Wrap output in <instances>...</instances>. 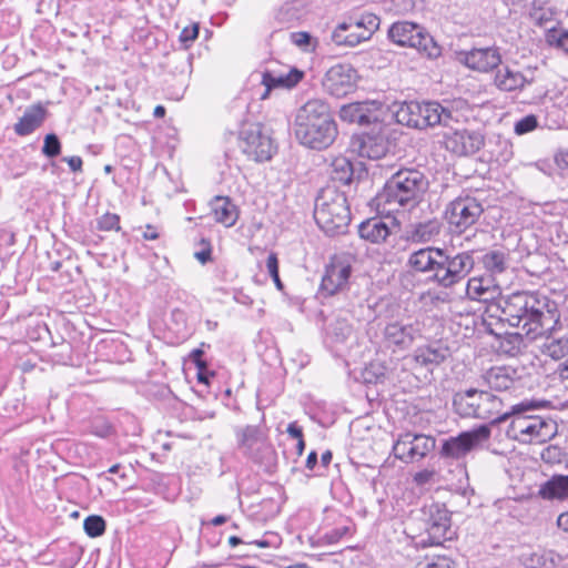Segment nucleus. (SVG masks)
Segmentation results:
<instances>
[{"label":"nucleus","mask_w":568,"mask_h":568,"mask_svg":"<svg viewBox=\"0 0 568 568\" xmlns=\"http://www.w3.org/2000/svg\"><path fill=\"white\" fill-rule=\"evenodd\" d=\"M483 264L490 274H501L508 267V254L497 250L489 251L483 256Z\"/></svg>","instance_id":"obj_33"},{"label":"nucleus","mask_w":568,"mask_h":568,"mask_svg":"<svg viewBox=\"0 0 568 568\" xmlns=\"http://www.w3.org/2000/svg\"><path fill=\"white\" fill-rule=\"evenodd\" d=\"M536 408L534 402H523L511 407L510 412H505L494 419V423H503L511 418L507 429V436L520 443H544L550 439L555 434V425L550 420H545L540 416L525 415L526 412Z\"/></svg>","instance_id":"obj_4"},{"label":"nucleus","mask_w":568,"mask_h":568,"mask_svg":"<svg viewBox=\"0 0 568 568\" xmlns=\"http://www.w3.org/2000/svg\"><path fill=\"white\" fill-rule=\"evenodd\" d=\"M559 375L564 379H568V359L560 365Z\"/></svg>","instance_id":"obj_58"},{"label":"nucleus","mask_w":568,"mask_h":568,"mask_svg":"<svg viewBox=\"0 0 568 568\" xmlns=\"http://www.w3.org/2000/svg\"><path fill=\"white\" fill-rule=\"evenodd\" d=\"M445 138L446 149L457 155L474 154L484 145V136L476 131L455 130Z\"/></svg>","instance_id":"obj_17"},{"label":"nucleus","mask_w":568,"mask_h":568,"mask_svg":"<svg viewBox=\"0 0 568 568\" xmlns=\"http://www.w3.org/2000/svg\"><path fill=\"white\" fill-rule=\"evenodd\" d=\"M416 568H454V561L445 556L426 557Z\"/></svg>","instance_id":"obj_39"},{"label":"nucleus","mask_w":568,"mask_h":568,"mask_svg":"<svg viewBox=\"0 0 568 568\" xmlns=\"http://www.w3.org/2000/svg\"><path fill=\"white\" fill-rule=\"evenodd\" d=\"M83 528L88 536L99 537L105 531V520L101 516L91 515L84 519Z\"/></svg>","instance_id":"obj_37"},{"label":"nucleus","mask_w":568,"mask_h":568,"mask_svg":"<svg viewBox=\"0 0 568 568\" xmlns=\"http://www.w3.org/2000/svg\"><path fill=\"white\" fill-rule=\"evenodd\" d=\"M356 82V70L349 64L341 63L326 72L323 85L329 94L342 98L354 91Z\"/></svg>","instance_id":"obj_16"},{"label":"nucleus","mask_w":568,"mask_h":568,"mask_svg":"<svg viewBox=\"0 0 568 568\" xmlns=\"http://www.w3.org/2000/svg\"><path fill=\"white\" fill-rule=\"evenodd\" d=\"M436 476V471L433 469H423L414 475V481L422 486L430 483Z\"/></svg>","instance_id":"obj_49"},{"label":"nucleus","mask_w":568,"mask_h":568,"mask_svg":"<svg viewBox=\"0 0 568 568\" xmlns=\"http://www.w3.org/2000/svg\"><path fill=\"white\" fill-rule=\"evenodd\" d=\"M331 460H332V453L329 450L324 452L321 456V462H322L323 466H325V467L328 466Z\"/></svg>","instance_id":"obj_59"},{"label":"nucleus","mask_w":568,"mask_h":568,"mask_svg":"<svg viewBox=\"0 0 568 568\" xmlns=\"http://www.w3.org/2000/svg\"><path fill=\"white\" fill-rule=\"evenodd\" d=\"M442 223L437 219L412 223L405 231L407 241L416 244L427 243L439 235Z\"/></svg>","instance_id":"obj_23"},{"label":"nucleus","mask_w":568,"mask_h":568,"mask_svg":"<svg viewBox=\"0 0 568 568\" xmlns=\"http://www.w3.org/2000/svg\"><path fill=\"white\" fill-rule=\"evenodd\" d=\"M358 234L365 241L379 244L390 235V230L382 219L371 217L358 225Z\"/></svg>","instance_id":"obj_26"},{"label":"nucleus","mask_w":568,"mask_h":568,"mask_svg":"<svg viewBox=\"0 0 568 568\" xmlns=\"http://www.w3.org/2000/svg\"><path fill=\"white\" fill-rule=\"evenodd\" d=\"M258 435V428L255 426H246L241 432L240 444L242 446L251 447L256 440Z\"/></svg>","instance_id":"obj_46"},{"label":"nucleus","mask_w":568,"mask_h":568,"mask_svg":"<svg viewBox=\"0 0 568 568\" xmlns=\"http://www.w3.org/2000/svg\"><path fill=\"white\" fill-rule=\"evenodd\" d=\"M354 257L351 254H336L331 258L322 278L321 291L326 295H334L348 284L352 274Z\"/></svg>","instance_id":"obj_15"},{"label":"nucleus","mask_w":568,"mask_h":568,"mask_svg":"<svg viewBox=\"0 0 568 568\" xmlns=\"http://www.w3.org/2000/svg\"><path fill=\"white\" fill-rule=\"evenodd\" d=\"M304 448H305L304 439L303 438L297 439V445H296L297 455L301 456L304 452Z\"/></svg>","instance_id":"obj_62"},{"label":"nucleus","mask_w":568,"mask_h":568,"mask_svg":"<svg viewBox=\"0 0 568 568\" xmlns=\"http://www.w3.org/2000/svg\"><path fill=\"white\" fill-rule=\"evenodd\" d=\"M459 61L469 69L488 72L501 63V55L495 47L475 48L470 51L460 52Z\"/></svg>","instance_id":"obj_18"},{"label":"nucleus","mask_w":568,"mask_h":568,"mask_svg":"<svg viewBox=\"0 0 568 568\" xmlns=\"http://www.w3.org/2000/svg\"><path fill=\"white\" fill-rule=\"evenodd\" d=\"M557 526L565 532H568V511L562 513L558 516Z\"/></svg>","instance_id":"obj_55"},{"label":"nucleus","mask_w":568,"mask_h":568,"mask_svg":"<svg viewBox=\"0 0 568 568\" xmlns=\"http://www.w3.org/2000/svg\"><path fill=\"white\" fill-rule=\"evenodd\" d=\"M197 379L201 383H205V384L209 383V377H207V375H205L204 369H201V371L199 369V372H197Z\"/></svg>","instance_id":"obj_63"},{"label":"nucleus","mask_w":568,"mask_h":568,"mask_svg":"<svg viewBox=\"0 0 568 568\" xmlns=\"http://www.w3.org/2000/svg\"><path fill=\"white\" fill-rule=\"evenodd\" d=\"M453 406L462 417L490 419L491 425H497L494 419L503 415V399L487 390L469 388L454 395Z\"/></svg>","instance_id":"obj_8"},{"label":"nucleus","mask_w":568,"mask_h":568,"mask_svg":"<svg viewBox=\"0 0 568 568\" xmlns=\"http://www.w3.org/2000/svg\"><path fill=\"white\" fill-rule=\"evenodd\" d=\"M164 114H165V108L163 105H156L153 111V115L155 118H163Z\"/></svg>","instance_id":"obj_60"},{"label":"nucleus","mask_w":568,"mask_h":568,"mask_svg":"<svg viewBox=\"0 0 568 568\" xmlns=\"http://www.w3.org/2000/svg\"><path fill=\"white\" fill-rule=\"evenodd\" d=\"M100 231H120V216L115 213H105L97 220Z\"/></svg>","instance_id":"obj_38"},{"label":"nucleus","mask_w":568,"mask_h":568,"mask_svg":"<svg viewBox=\"0 0 568 568\" xmlns=\"http://www.w3.org/2000/svg\"><path fill=\"white\" fill-rule=\"evenodd\" d=\"M45 110L40 104L27 109L20 120L14 124V132L20 135H29L44 121Z\"/></svg>","instance_id":"obj_27"},{"label":"nucleus","mask_w":568,"mask_h":568,"mask_svg":"<svg viewBox=\"0 0 568 568\" xmlns=\"http://www.w3.org/2000/svg\"><path fill=\"white\" fill-rule=\"evenodd\" d=\"M555 332V329L552 331ZM554 333L546 336L549 342L545 344L547 353L552 358H561L568 353V335L560 337H551Z\"/></svg>","instance_id":"obj_36"},{"label":"nucleus","mask_w":568,"mask_h":568,"mask_svg":"<svg viewBox=\"0 0 568 568\" xmlns=\"http://www.w3.org/2000/svg\"><path fill=\"white\" fill-rule=\"evenodd\" d=\"M395 118L399 124L418 130L437 124L452 128L457 122L453 112L438 102H404L395 111Z\"/></svg>","instance_id":"obj_7"},{"label":"nucleus","mask_w":568,"mask_h":568,"mask_svg":"<svg viewBox=\"0 0 568 568\" xmlns=\"http://www.w3.org/2000/svg\"><path fill=\"white\" fill-rule=\"evenodd\" d=\"M199 34V23H192L191 27H185L180 32V42L193 41Z\"/></svg>","instance_id":"obj_48"},{"label":"nucleus","mask_w":568,"mask_h":568,"mask_svg":"<svg viewBox=\"0 0 568 568\" xmlns=\"http://www.w3.org/2000/svg\"><path fill=\"white\" fill-rule=\"evenodd\" d=\"M538 125L537 116L534 114H529L518 120L515 123L514 131L518 135L526 134L528 132L534 131Z\"/></svg>","instance_id":"obj_43"},{"label":"nucleus","mask_w":568,"mask_h":568,"mask_svg":"<svg viewBox=\"0 0 568 568\" xmlns=\"http://www.w3.org/2000/svg\"><path fill=\"white\" fill-rule=\"evenodd\" d=\"M226 521V517L223 515L216 516L212 519L213 526H220Z\"/></svg>","instance_id":"obj_61"},{"label":"nucleus","mask_w":568,"mask_h":568,"mask_svg":"<svg viewBox=\"0 0 568 568\" xmlns=\"http://www.w3.org/2000/svg\"><path fill=\"white\" fill-rule=\"evenodd\" d=\"M538 495L547 500H567L568 475H554L550 479L540 485Z\"/></svg>","instance_id":"obj_28"},{"label":"nucleus","mask_w":568,"mask_h":568,"mask_svg":"<svg viewBox=\"0 0 568 568\" xmlns=\"http://www.w3.org/2000/svg\"><path fill=\"white\" fill-rule=\"evenodd\" d=\"M353 176V165L351 161L344 156L333 160L331 164V179L342 184H348Z\"/></svg>","instance_id":"obj_34"},{"label":"nucleus","mask_w":568,"mask_h":568,"mask_svg":"<svg viewBox=\"0 0 568 568\" xmlns=\"http://www.w3.org/2000/svg\"><path fill=\"white\" fill-rule=\"evenodd\" d=\"M408 265L417 272H433L430 280L444 288L462 283L473 271L471 252L450 255L446 250L428 246L410 254Z\"/></svg>","instance_id":"obj_2"},{"label":"nucleus","mask_w":568,"mask_h":568,"mask_svg":"<svg viewBox=\"0 0 568 568\" xmlns=\"http://www.w3.org/2000/svg\"><path fill=\"white\" fill-rule=\"evenodd\" d=\"M314 219L327 235L345 233L351 222V211L345 194L334 187L323 189L315 202Z\"/></svg>","instance_id":"obj_5"},{"label":"nucleus","mask_w":568,"mask_h":568,"mask_svg":"<svg viewBox=\"0 0 568 568\" xmlns=\"http://www.w3.org/2000/svg\"><path fill=\"white\" fill-rule=\"evenodd\" d=\"M73 172L82 170V159L80 156H68L63 159Z\"/></svg>","instance_id":"obj_52"},{"label":"nucleus","mask_w":568,"mask_h":568,"mask_svg":"<svg viewBox=\"0 0 568 568\" xmlns=\"http://www.w3.org/2000/svg\"><path fill=\"white\" fill-rule=\"evenodd\" d=\"M484 212L481 203L473 196H459L446 209V217L452 232L462 234L473 225Z\"/></svg>","instance_id":"obj_11"},{"label":"nucleus","mask_w":568,"mask_h":568,"mask_svg":"<svg viewBox=\"0 0 568 568\" xmlns=\"http://www.w3.org/2000/svg\"><path fill=\"white\" fill-rule=\"evenodd\" d=\"M202 355H203V351L200 348L193 349L190 355L192 361L194 362V364L196 365V367L200 371L206 368V363L204 361H202Z\"/></svg>","instance_id":"obj_50"},{"label":"nucleus","mask_w":568,"mask_h":568,"mask_svg":"<svg viewBox=\"0 0 568 568\" xmlns=\"http://www.w3.org/2000/svg\"><path fill=\"white\" fill-rule=\"evenodd\" d=\"M379 27V18L367 13L357 20L338 24L332 33V40L337 45L355 47L359 42L371 38Z\"/></svg>","instance_id":"obj_12"},{"label":"nucleus","mask_w":568,"mask_h":568,"mask_svg":"<svg viewBox=\"0 0 568 568\" xmlns=\"http://www.w3.org/2000/svg\"><path fill=\"white\" fill-rule=\"evenodd\" d=\"M491 429L489 425H480L470 430L462 432L443 442L439 455L444 458L462 459L469 453L484 448L489 440Z\"/></svg>","instance_id":"obj_10"},{"label":"nucleus","mask_w":568,"mask_h":568,"mask_svg":"<svg viewBox=\"0 0 568 568\" xmlns=\"http://www.w3.org/2000/svg\"><path fill=\"white\" fill-rule=\"evenodd\" d=\"M199 246L197 250L194 251L193 256L196 258L201 264H206L212 260V246L209 240L205 237H201L199 242L196 243Z\"/></svg>","instance_id":"obj_40"},{"label":"nucleus","mask_w":568,"mask_h":568,"mask_svg":"<svg viewBox=\"0 0 568 568\" xmlns=\"http://www.w3.org/2000/svg\"><path fill=\"white\" fill-rule=\"evenodd\" d=\"M555 161L560 169H568V151L559 152L556 155Z\"/></svg>","instance_id":"obj_54"},{"label":"nucleus","mask_w":568,"mask_h":568,"mask_svg":"<svg viewBox=\"0 0 568 568\" xmlns=\"http://www.w3.org/2000/svg\"><path fill=\"white\" fill-rule=\"evenodd\" d=\"M388 145L383 136L364 135L359 140L358 154L362 158L379 160L386 155Z\"/></svg>","instance_id":"obj_29"},{"label":"nucleus","mask_w":568,"mask_h":568,"mask_svg":"<svg viewBox=\"0 0 568 568\" xmlns=\"http://www.w3.org/2000/svg\"><path fill=\"white\" fill-rule=\"evenodd\" d=\"M564 560V557L554 550H540L539 551V562L540 568H556Z\"/></svg>","instance_id":"obj_41"},{"label":"nucleus","mask_w":568,"mask_h":568,"mask_svg":"<svg viewBox=\"0 0 568 568\" xmlns=\"http://www.w3.org/2000/svg\"><path fill=\"white\" fill-rule=\"evenodd\" d=\"M295 136L301 144L315 150L326 149L335 141L337 126L325 101L312 99L298 109Z\"/></svg>","instance_id":"obj_3"},{"label":"nucleus","mask_w":568,"mask_h":568,"mask_svg":"<svg viewBox=\"0 0 568 568\" xmlns=\"http://www.w3.org/2000/svg\"><path fill=\"white\" fill-rule=\"evenodd\" d=\"M293 41L296 45L303 47L310 43L311 37L307 32L293 33Z\"/></svg>","instance_id":"obj_51"},{"label":"nucleus","mask_w":568,"mask_h":568,"mask_svg":"<svg viewBox=\"0 0 568 568\" xmlns=\"http://www.w3.org/2000/svg\"><path fill=\"white\" fill-rule=\"evenodd\" d=\"M143 237L145 240H155L159 237V234L151 225H148L145 232L143 233Z\"/></svg>","instance_id":"obj_57"},{"label":"nucleus","mask_w":568,"mask_h":568,"mask_svg":"<svg viewBox=\"0 0 568 568\" xmlns=\"http://www.w3.org/2000/svg\"><path fill=\"white\" fill-rule=\"evenodd\" d=\"M527 83H530L520 72L504 68L498 70L495 75V84L503 91H514L523 89Z\"/></svg>","instance_id":"obj_31"},{"label":"nucleus","mask_w":568,"mask_h":568,"mask_svg":"<svg viewBox=\"0 0 568 568\" xmlns=\"http://www.w3.org/2000/svg\"><path fill=\"white\" fill-rule=\"evenodd\" d=\"M266 268L273 278L276 287L278 290L283 288V283L281 282L280 274H278V260L277 255L275 253H271L266 261Z\"/></svg>","instance_id":"obj_45"},{"label":"nucleus","mask_w":568,"mask_h":568,"mask_svg":"<svg viewBox=\"0 0 568 568\" xmlns=\"http://www.w3.org/2000/svg\"><path fill=\"white\" fill-rule=\"evenodd\" d=\"M240 148L255 161H267L272 158L275 146L260 123L245 125L240 132Z\"/></svg>","instance_id":"obj_13"},{"label":"nucleus","mask_w":568,"mask_h":568,"mask_svg":"<svg viewBox=\"0 0 568 568\" xmlns=\"http://www.w3.org/2000/svg\"><path fill=\"white\" fill-rule=\"evenodd\" d=\"M61 152V143L53 133L47 134L42 146V153L48 158L58 156Z\"/></svg>","instance_id":"obj_42"},{"label":"nucleus","mask_w":568,"mask_h":568,"mask_svg":"<svg viewBox=\"0 0 568 568\" xmlns=\"http://www.w3.org/2000/svg\"><path fill=\"white\" fill-rule=\"evenodd\" d=\"M516 371L507 366H496L488 369L484 375V382L489 388L495 390H507L511 388L516 382Z\"/></svg>","instance_id":"obj_25"},{"label":"nucleus","mask_w":568,"mask_h":568,"mask_svg":"<svg viewBox=\"0 0 568 568\" xmlns=\"http://www.w3.org/2000/svg\"><path fill=\"white\" fill-rule=\"evenodd\" d=\"M229 544H230L231 547H235V546L242 544V539L236 537V536H231L229 538Z\"/></svg>","instance_id":"obj_64"},{"label":"nucleus","mask_w":568,"mask_h":568,"mask_svg":"<svg viewBox=\"0 0 568 568\" xmlns=\"http://www.w3.org/2000/svg\"><path fill=\"white\" fill-rule=\"evenodd\" d=\"M387 368L379 362H372L365 369L366 379L368 382L375 378V382L382 381L386 376Z\"/></svg>","instance_id":"obj_44"},{"label":"nucleus","mask_w":568,"mask_h":568,"mask_svg":"<svg viewBox=\"0 0 568 568\" xmlns=\"http://www.w3.org/2000/svg\"><path fill=\"white\" fill-rule=\"evenodd\" d=\"M519 560L525 568H540L539 551L523 552Z\"/></svg>","instance_id":"obj_47"},{"label":"nucleus","mask_w":568,"mask_h":568,"mask_svg":"<svg viewBox=\"0 0 568 568\" xmlns=\"http://www.w3.org/2000/svg\"><path fill=\"white\" fill-rule=\"evenodd\" d=\"M450 356L449 347L442 342L419 346L414 351L413 361L428 371L444 363Z\"/></svg>","instance_id":"obj_20"},{"label":"nucleus","mask_w":568,"mask_h":568,"mask_svg":"<svg viewBox=\"0 0 568 568\" xmlns=\"http://www.w3.org/2000/svg\"><path fill=\"white\" fill-rule=\"evenodd\" d=\"M450 527V516L447 509L434 505L430 507V516L427 521V531L432 542L440 544L446 538Z\"/></svg>","instance_id":"obj_24"},{"label":"nucleus","mask_w":568,"mask_h":568,"mask_svg":"<svg viewBox=\"0 0 568 568\" xmlns=\"http://www.w3.org/2000/svg\"><path fill=\"white\" fill-rule=\"evenodd\" d=\"M489 317H497L500 323L520 328V332L507 334L510 345L507 353L518 352L523 336L535 341L552 333L559 322L558 315L549 308L548 301L532 292H516L501 297L497 304L487 310Z\"/></svg>","instance_id":"obj_1"},{"label":"nucleus","mask_w":568,"mask_h":568,"mask_svg":"<svg viewBox=\"0 0 568 568\" xmlns=\"http://www.w3.org/2000/svg\"><path fill=\"white\" fill-rule=\"evenodd\" d=\"M212 211L216 222L225 226H232L237 220L236 206L230 201L229 197L216 196L212 201Z\"/></svg>","instance_id":"obj_30"},{"label":"nucleus","mask_w":568,"mask_h":568,"mask_svg":"<svg viewBox=\"0 0 568 568\" xmlns=\"http://www.w3.org/2000/svg\"><path fill=\"white\" fill-rule=\"evenodd\" d=\"M419 328L416 323H404L403 321H394L388 323L384 328V339L389 346L406 349L412 346Z\"/></svg>","instance_id":"obj_19"},{"label":"nucleus","mask_w":568,"mask_h":568,"mask_svg":"<svg viewBox=\"0 0 568 568\" xmlns=\"http://www.w3.org/2000/svg\"><path fill=\"white\" fill-rule=\"evenodd\" d=\"M427 189L428 181L420 171L405 169L389 179L382 197L388 204L413 207L422 200Z\"/></svg>","instance_id":"obj_6"},{"label":"nucleus","mask_w":568,"mask_h":568,"mask_svg":"<svg viewBox=\"0 0 568 568\" xmlns=\"http://www.w3.org/2000/svg\"><path fill=\"white\" fill-rule=\"evenodd\" d=\"M466 294L471 300L488 302L500 295V287L490 277H471L467 281Z\"/></svg>","instance_id":"obj_22"},{"label":"nucleus","mask_w":568,"mask_h":568,"mask_svg":"<svg viewBox=\"0 0 568 568\" xmlns=\"http://www.w3.org/2000/svg\"><path fill=\"white\" fill-rule=\"evenodd\" d=\"M317 463V454L315 452H311L306 459V468L312 470Z\"/></svg>","instance_id":"obj_56"},{"label":"nucleus","mask_w":568,"mask_h":568,"mask_svg":"<svg viewBox=\"0 0 568 568\" xmlns=\"http://www.w3.org/2000/svg\"><path fill=\"white\" fill-rule=\"evenodd\" d=\"M287 434L291 435L295 439L303 438L302 428L296 425V423H291L286 429Z\"/></svg>","instance_id":"obj_53"},{"label":"nucleus","mask_w":568,"mask_h":568,"mask_svg":"<svg viewBox=\"0 0 568 568\" xmlns=\"http://www.w3.org/2000/svg\"><path fill=\"white\" fill-rule=\"evenodd\" d=\"M546 42L556 50L568 54V29L552 28L546 33Z\"/></svg>","instance_id":"obj_35"},{"label":"nucleus","mask_w":568,"mask_h":568,"mask_svg":"<svg viewBox=\"0 0 568 568\" xmlns=\"http://www.w3.org/2000/svg\"><path fill=\"white\" fill-rule=\"evenodd\" d=\"M388 38L395 44L416 49L427 58L434 59L440 55V47L433 37L419 24L409 21H398L388 29Z\"/></svg>","instance_id":"obj_9"},{"label":"nucleus","mask_w":568,"mask_h":568,"mask_svg":"<svg viewBox=\"0 0 568 568\" xmlns=\"http://www.w3.org/2000/svg\"><path fill=\"white\" fill-rule=\"evenodd\" d=\"M368 103L356 102L343 105L339 110V118L348 123L367 124L371 118L367 114Z\"/></svg>","instance_id":"obj_32"},{"label":"nucleus","mask_w":568,"mask_h":568,"mask_svg":"<svg viewBox=\"0 0 568 568\" xmlns=\"http://www.w3.org/2000/svg\"><path fill=\"white\" fill-rule=\"evenodd\" d=\"M304 77V73L298 69H291L287 73L274 74L266 71L262 74V84L265 87L264 93L261 99H266L274 88L292 89L294 88Z\"/></svg>","instance_id":"obj_21"},{"label":"nucleus","mask_w":568,"mask_h":568,"mask_svg":"<svg viewBox=\"0 0 568 568\" xmlns=\"http://www.w3.org/2000/svg\"><path fill=\"white\" fill-rule=\"evenodd\" d=\"M435 444L432 436L407 432L393 445V454L405 463H414L425 458L435 448Z\"/></svg>","instance_id":"obj_14"}]
</instances>
